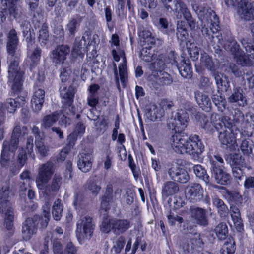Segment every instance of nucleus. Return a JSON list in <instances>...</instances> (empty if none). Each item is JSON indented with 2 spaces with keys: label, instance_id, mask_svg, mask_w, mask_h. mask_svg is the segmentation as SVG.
<instances>
[{
  "label": "nucleus",
  "instance_id": "864d4df0",
  "mask_svg": "<svg viewBox=\"0 0 254 254\" xmlns=\"http://www.w3.org/2000/svg\"><path fill=\"white\" fill-rule=\"evenodd\" d=\"M200 61L202 65L205 66L207 69L209 70L213 69V63L212 59L207 54H201Z\"/></svg>",
  "mask_w": 254,
  "mask_h": 254
},
{
  "label": "nucleus",
  "instance_id": "c756f323",
  "mask_svg": "<svg viewBox=\"0 0 254 254\" xmlns=\"http://www.w3.org/2000/svg\"><path fill=\"white\" fill-rule=\"evenodd\" d=\"M41 50L39 47H36L33 52H28V62L30 69L32 70L38 64L41 57Z\"/></svg>",
  "mask_w": 254,
  "mask_h": 254
},
{
  "label": "nucleus",
  "instance_id": "7ed1b4c3",
  "mask_svg": "<svg viewBox=\"0 0 254 254\" xmlns=\"http://www.w3.org/2000/svg\"><path fill=\"white\" fill-rule=\"evenodd\" d=\"M173 150L178 154L186 153L197 160L204 151V145L200 137L192 134L188 138L180 134L173 135L170 139Z\"/></svg>",
  "mask_w": 254,
  "mask_h": 254
},
{
  "label": "nucleus",
  "instance_id": "f8f14e48",
  "mask_svg": "<svg viewBox=\"0 0 254 254\" xmlns=\"http://www.w3.org/2000/svg\"><path fill=\"white\" fill-rule=\"evenodd\" d=\"M54 171V165L51 161H48L39 166L36 177V186L39 190L44 189L46 185L51 180Z\"/></svg>",
  "mask_w": 254,
  "mask_h": 254
},
{
  "label": "nucleus",
  "instance_id": "58836bf2",
  "mask_svg": "<svg viewBox=\"0 0 254 254\" xmlns=\"http://www.w3.org/2000/svg\"><path fill=\"white\" fill-rule=\"evenodd\" d=\"M80 19L72 18L69 21L66 25V31L68 32L70 35L74 37L80 26Z\"/></svg>",
  "mask_w": 254,
  "mask_h": 254
},
{
  "label": "nucleus",
  "instance_id": "c9c22d12",
  "mask_svg": "<svg viewBox=\"0 0 254 254\" xmlns=\"http://www.w3.org/2000/svg\"><path fill=\"white\" fill-rule=\"evenodd\" d=\"M180 75L183 78H190L191 76L192 68L189 63L182 61L180 65H177Z\"/></svg>",
  "mask_w": 254,
  "mask_h": 254
},
{
  "label": "nucleus",
  "instance_id": "f704fd0d",
  "mask_svg": "<svg viewBox=\"0 0 254 254\" xmlns=\"http://www.w3.org/2000/svg\"><path fill=\"white\" fill-rule=\"evenodd\" d=\"M212 203L216 207L217 212L221 217H225L228 215V209L222 200L215 196L213 198Z\"/></svg>",
  "mask_w": 254,
  "mask_h": 254
},
{
  "label": "nucleus",
  "instance_id": "6e6552de",
  "mask_svg": "<svg viewBox=\"0 0 254 254\" xmlns=\"http://www.w3.org/2000/svg\"><path fill=\"white\" fill-rule=\"evenodd\" d=\"M94 225L92 218L88 215L80 217L76 224V237L80 243L85 240H89L92 236Z\"/></svg>",
  "mask_w": 254,
  "mask_h": 254
},
{
  "label": "nucleus",
  "instance_id": "423d86ee",
  "mask_svg": "<svg viewBox=\"0 0 254 254\" xmlns=\"http://www.w3.org/2000/svg\"><path fill=\"white\" fill-rule=\"evenodd\" d=\"M212 177L217 183L226 185L229 183L230 175L224 170V160L219 155L209 156Z\"/></svg>",
  "mask_w": 254,
  "mask_h": 254
},
{
  "label": "nucleus",
  "instance_id": "4d7b16f0",
  "mask_svg": "<svg viewBox=\"0 0 254 254\" xmlns=\"http://www.w3.org/2000/svg\"><path fill=\"white\" fill-rule=\"evenodd\" d=\"M21 27L23 29V35L24 37H26V40L27 43H32L33 41L32 40V36L30 31V24L27 21H25L23 24L21 25Z\"/></svg>",
  "mask_w": 254,
  "mask_h": 254
},
{
  "label": "nucleus",
  "instance_id": "20e7f679",
  "mask_svg": "<svg viewBox=\"0 0 254 254\" xmlns=\"http://www.w3.org/2000/svg\"><path fill=\"white\" fill-rule=\"evenodd\" d=\"M10 191L6 187L0 190V213L2 228L12 230L14 218V210L12 203L9 200Z\"/></svg>",
  "mask_w": 254,
  "mask_h": 254
},
{
  "label": "nucleus",
  "instance_id": "72a5a7b5",
  "mask_svg": "<svg viewBox=\"0 0 254 254\" xmlns=\"http://www.w3.org/2000/svg\"><path fill=\"white\" fill-rule=\"evenodd\" d=\"M85 127L83 124L81 123L77 124L74 131L68 136L67 138L70 146H73L74 145L76 138L78 136L83 135L85 132Z\"/></svg>",
  "mask_w": 254,
  "mask_h": 254
},
{
  "label": "nucleus",
  "instance_id": "680f3d73",
  "mask_svg": "<svg viewBox=\"0 0 254 254\" xmlns=\"http://www.w3.org/2000/svg\"><path fill=\"white\" fill-rule=\"evenodd\" d=\"M81 48L82 43L81 41L78 40L76 38L74 43L72 54L75 57L80 55L81 54Z\"/></svg>",
  "mask_w": 254,
  "mask_h": 254
},
{
  "label": "nucleus",
  "instance_id": "1a4fd4ad",
  "mask_svg": "<svg viewBox=\"0 0 254 254\" xmlns=\"http://www.w3.org/2000/svg\"><path fill=\"white\" fill-rule=\"evenodd\" d=\"M140 41L143 48L140 51V58L147 62H151L155 58L151 47L155 43L154 37L148 30H143L139 33Z\"/></svg>",
  "mask_w": 254,
  "mask_h": 254
},
{
  "label": "nucleus",
  "instance_id": "7c9ffc66",
  "mask_svg": "<svg viewBox=\"0 0 254 254\" xmlns=\"http://www.w3.org/2000/svg\"><path fill=\"white\" fill-rule=\"evenodd\" d=\"M113 231L116 234L123 233L130 226V222L127 219H114Z\"/></svg>",
  "mask_w": 254,
  "mask_h": 254
},
{
  "label": "nucleus",
  "instance_id": "13d9d810",
  "mask_svg": "<svg viewBox=\"0 0 254 254\" xmlns=\"http://www.w3.org/2000/svg\"><path fill=\"white\" fill-rule=\"evenodd\" d=\"M212 100L215 105L217 106L218 110L223 111L225 108L226 102L224 98L221 96L214 95H213Z\"/></svg>",
  "mask_w": 254,
  "mask_h": 254
},
{
  "label": "nucleus",
  "instance_id": "f03ea898",
  "mask_svg": "<svg viewBox=\"0 0 254 254\" xmlns=\"http://www.w3.org/2000/svg\"><path fill=\"white\" fill-rule=\"evenodd\" d=\"M19 38L14 29H11L7 34V51L8 54V83L14 91H19L22 87L24 71L19 66L18 57L20 50L18 49Z\"/></svg>",
  "mask_w": 254,
  "mask_h": 254
},
{
  "label": "nucleus",
  "instance_id": "aec40b11",
  "mask_svg": "<svg viewBox=\"0 0 254 254\" xmlns=\"http://www.w3.org/2000/svg\"><path fill=\"white\" fill-rule=\"evenodd\" d=\"M33 138L29 137L26 141V147H22L19 150L17 158V164L19 169L21 168L25 164L27 160V154H30L33 152Z\"/></svg>",
  "mask_w": 254,
  "mask_h": 254
},
{
  "label": "nucleus",
  "instance_id": "37998d69",
  "mask_svg": "<svg viewBox=\"0 0 254 254\" xmlns=\"http://www.w3.org/2000/svg\"><path fill=\"white\" fill-rule=\"evenodd\" d=\"M125 244V239L121 236L113 242V247L111 250V254H118L120 253Z\"/></svg>",
  "mask_w": 254,
  "mask_h": 254
},
{
  "label": "nucleus",
  "instance_id": "2eb2a0df",
  "mask_svg": "<svg viewBox=\"0 0 254 254\" xmlns=\"http://www.w3.org/2000/svg\"><path fill=\"white\" fill-rule=\"evenodd\" d=\"M204 190L198 183H191L188 185L186 190V197L190 202L195 203L203 199Z\"/></svg>",
  "mask_w": 254,
  "mask_h": 254
},
{
  "label": "nucleus",
  "instance_id": "b1692460",
  "mask_svg": "<svg viewBox=\"0 0 254 254\" xmlns=\"http://www.w3.org/2000/svg\"><path fill=\"white\" fill-rule=\"evenodd\" d=\"M45 91L40 88L36 89L31 99V107L33 110L38 112L42 109L45 100Z\"/></svg>",
  "mask_w": 254,
  "mask_h": 254
},
{
  "label": "nucleus",
  "instance_id": "69168bd1",
  "mask_svg": "<svg viewBox=\"0 0 254 254\" xmlns=\"http://www.w3.org/2000/svg\"><path fill=\"white\" fill-rule=\"evenodd\" d=\"M104 197L108 199V201L113 200V185L111 184L107 185L106 188V191Z\"/></svg>",
  "mask_w": 254,
  "mask_h": 254
},
{
  "label": "nucleus",
  "instance_id": "393cba45",
  "mask_svg": "<svg viewBox=\"0 0 254 254\" xmlns=\"http://www.w3.org/2000/svg\"><path fill=\"white\" fill-rule=\"evenodd\" d=\"M35 225L31 219L28 218L23 223L22 229V236L24 240H30L32 236L36 233Z\"/></svg>",
  "mask_w": 254,
  "mask_h": 254
},
{
  "label": "nucleus",
  "instance_id": "e433bc0d",
  "mask_svg": "<svg viewBox=\"0 0 254 254\" xmlns=\"http://www.w3.org/2000/svg\"><path fill=\"white\" fill-rule=\"evenodd\" d=\"M202 244V241L198 236L197 237L190 239L187 243L184 244L183 249L189 253L196 247H201Z\"/></svg>",
  "mask_w": 254,
  "mask_h": 254
},
{
  "label": "nucleus",
  "instance_id": "c03bdc74",
  "mask_svg": "<svg viewBox=\"0 0 254 254\" xmlns=\"http://www.w3.org/2000/svg\"><path fill=\"white\" fill-rule=\"evenodd\" d=\"M235 251V242L233 239L226 241L221 251V254H233Z\"/></svg>",
  "mask_w": 254,
  "mask_h": 254
},
{
  "label": "nucleus",
  "instance_id": "4c0bfd02",
  "mask_svg": "<svg viewBox=\"0 0 254 254\" xmlns=\"http://www.w3.org/2000/svg\"><path fill=\"white\" fill-rule=\"evenodd\" d=\"M193 171L196 177L202 179L206 184L209 183L210 177L205 168L201 165L194 166Z\"/></svg>",
  "mask_w": 254,
  "mask_h": 254
},
{
  "label": "nucleus",
  "instance_id": "f257e3e1",
  "mask_svg": "<svg viewBox=\"0 0 254 254\" xmlns=\"http://www.w3.org/2000/svg\"><path fill=\"white\" fill-rule=\"evenodd\" d=\"M193 9L195 11L201 21V31L204 35L208 37L210 44L214 48L218 49L223 45L224 48L230 51L234 56L237 63L242 66H251L253 64L251 58L254 59V44L242 42L245 48L248 57L239 48V45L233 38H230L223 44L222 35L219 34V25L218 16L210 8H206L202 6L193 5Z\"/></svg>",
  "mask_w": 254,
  "mask_h": 254
},
{
  "label": "nucleus",
  "instance_id": "a211bd4d",
  "mask_svg": "<svg viewBox=\"0 0 254 254\" xmlns=\"http://www.w3.org/2000/svg\"><path fill=\"white\" fill-rule=\"evenodd\" d=\"M170 177L175 181L181 183L187 182L190 177L185 169L177 164L174 165L168 170Z\"/></svg>",
  "mask_w": 254,
  "mask_h": 254
},
{
  "label": "nucleus",
  "instance_id": "79ce46f5",
  "mask_svg": "<svg viewBox=\"0 0 254 254\" xmlns=\"http://www.w3.org/2000/svg\"><path fill=\"white\" fill-rule=\"evenodd\" d=\"M215 232L219 239H225L228 234V228L227 225L223 223L219 224L215 229Z\"/></svg>",
  "mask_w": 254,
  "mask_h": 254
},
{
  "label": "nucleus",
  "instance_id": "052dcab7",
  "mask_svg": "<svg viewBox=\"0 0 254 254\" xmlns=\"http://www.w3.org/2000/svg\"><path fill=\"white\" fill-rule=\"evenodd\" d=\"M225 196L226 198L228 199V200L233 202L239 201L240 198L241 199H243L242 196H241L239 193L236 191L227 190Z\"/></svg>",
  "mask_w": 254,
  "mask_h": 254
},
{
  "label": "nucleus",
  "instance_id": "3c124183",
  "mask_svg": "<svg viewBox=\"0 0 254 254\" xmlns=\"http://www.w3.org/2000/svg\"><path fill=\"white\" fill-rule=\"evenodd\" d=\"M186 45L189 54L192 60L194 61L197 59L199 56L198 48L194 43H190L189 45L186 43Z\"/></svg>",
  "mask_w": 254,
  "mask_h": 254
},
{
  "label": "nucleus",
  "instance_id": "f3484780",
  "mask_svg": "<svg viewBox=\"0 0 254 254\" xmlns=\"http://www.w3.org/2000/svg\"><path fill=\"white\" fill-rule=\"evenodd\" d=\"M112 54L114 60L119 62L120 58L122 59V62L119 65V71L121 81L124 83L127 77V61L124 52L121 49L118 51L113 49Z\"/></svg>",
  "mask_w": 254,
  "mask_h": 254
},
{
  "label": "nucleus",
  "instance_id": "5fc2aeb1",
  "mask_svg": "<svg viewBox=\"0 0 254 254\" xmlns=\"http://www.w3.org/2000/svg\"><path fill=\"white\" fill-rule=\"evenodd\" d=\"M106 149L107 150L106 153V157L103 158V162L104 168L106 169H109L111 166L112 161L113 159V156L112 155V152L110 150L109 144H107L106 145Z\"/></svg>",
  "mask_w": 254,
  "mask_h": 254
},
{
  "label": "nucleus",
  "instance_id": "774afa93",
  "mask_svg": "<svg viewBox=\"0 0 254 254\" xmlns=\"http://www.w3.org/2000/svg\"><path fill=\"white\" fill-rule=\"evenodd\" d=\"M250 88L254 87V75L251 72H247L244 77Z\"/></svg>",
  "mask_w": 254,
  "mask_h": 254
},
{
  "label": "nucleus",
  "instance_id": "9d476101",
  "mask_svg": "<svg viewBox=\"0 0 254 254\" xmlns=\"http://www.w3.org/2000/svg\"><path fill=\"white\" fill-rule=\"evenodd\" d=\"M24 74H23V76ZM24 81V77H23V81ZM22 86H23V83H22ZM10 87H11L10 86ZM12 88V87H11ZM13 92L16 94L21 93V95L18 96L15 99L9 98L7 99L6 101L4 103H1L0 106V116L1 117L5 116L7 113L14 112L17 107L24 105L25 103V98L27 96L26 93L22 92V87L19 91H14L11 88Z\"/></svg>",
  "mask_w": 254,
  "mask_h": 254
},
{
  "label": "nucleus",
  "instance_id": "bb28decb",
  "mask_svg": "<svg viewBox=\"0 0 254 254\" xmlns=\"http://www.w3.org/2000/svg\"><path fill=\"white\" fill-rule=\"evenodd\" d=\"M145 115L150 121H155L160 120L163 115V110L159 109L154 104L149 105L146 109Z\"/></svg>",
  "mask_w": 254,
  "mask_h": 254
},
{
  "label": "nucleus",
  "instance_id": "a18cd8bd",
  "mask_svg": "<svg viewBox=\"0 0 254 254\" xmlns=\"http://www.w3.org/2000/svg\"><path fill=\"white\" fill-rule=\"evenodd\" d=\"M87 185L88 190L94 195H97L101 189L100 186L98 184L97 179L95 178L89 179L87 182Z\"/></svg>",
  "mask_w": 254,
  "mask_h": 254
},
{
  "label": "nucleus",
  "instance_id": "dca6fc26",
  "mask_svg": "<svg viewBox=\"0 0 254 254\" xmlns=\"http://www.w3.org/2000/svg\"><path fill=\"white\" fill-rule=\"evenodd\" d=\"M237 11L242 19L246 20L254 19V1L247 2L241 1L238 4Z\"/></svg>",
  "mask_w": 254,
  "mask_h": 254
},
{
  "label": "nucleus",
  "instance_id": "473e14b6",
  "mask_svg": "<svg viewBox=\"0 0 254 254\" xmlns=\"http://www.w3.org/2000/svg\"><path fill=\"white\" fill-rule=\"evenodd\" d=\"M60 114L57 112L45 116L42 120L41 127L45 129H48L51 127L58 120Z\"/></svg>",
  "mask_w": 254,
  "mask_h": 254
},
{
  "label": "nucleus",
  "instance_id": "e2e57ef3",
  "mask_svg": "<svg viewBox=\"0 0 254 254\" xmlns=\"http://www.w3.org/2000/svg\"><path fill=\"white\" fill-rule=\"evenodd\" d=\"M188 33L187 29L178 30L177 32V37L178 40L180 41L181 44L183 43H188L187 41Z\"/></svg>",
  "mask_w": 254,
  "mask_h": 254
},
{
  "label": "nucleus",
  "instance_id": "c85d7f7f",
  "mask_svg": "<svg viewBox=\"0 0 254 254\" xmlns=\"http://www.w3.org/2000/svg\"><path fill=\"white\" fill-rule=\"evenodd\" d=\"M179 188L178 184L173 181H167L163 184L162 187V193L164 197L174 195L179 191Z\"/></svg>",
  "mask_w": 254,
  "mask_h": 254
},
{
  "label": "nucleus",
  "instance_id": "4468645a",
  "mask_svg": "<svg viewBox=\"0 0 254 254\" xmlns=\"http://www.w3.org/2000/svg\"><path fill=\"white\" fill-rule=\"evenodd\" d=\"M166 8L171 9L178 19H181L182 16H188L190 12L186 5L179 0H161Z\"/></svg>",
  "mask_w": 254,
  "mask_h": 254
},
{
  "label": "nucleus",
  "instance_id": "39448f33",
  "mask_svg": "<svg viewBox=\"0 0 254 254\" xmlns=\"http://www.w3.org/2000/svg\"><path fill=\"white\" fill-rule=\"evenodd\" d=\"M27 128L26 127L20 125H16L14 128L11 139L9 142L4 141L3 144V149L1 155V165L3 167H6L8 165L9 160V152H13L17 149L19 138L27 133Z\"/></svg>",
  "mask_w": 254,
  "mask_h": 254
},
{
  "label": "nucleus",
  "instance_id": "ddd939ff",
  "mask_svg": "<svg viewBox=\"0 0 254 254\" xmlns=\"http://www.w3.org/2000/svg\"><path fill=\"white\" fill-rule=\"evenodd\" d=\"M219 134V140L222 145L230 146L236 142V136L234 131H237L235 126L229 119L228 121L223 123V129H221Z\"/></svg>",
  "mask_w": 254,
  "mask_h": 254
},
{
  "label": "nucleus",
  "instance_id": "603ef678",
  "mask_svg": "<svg viewBox=\"0 0 254 254\" xmlns=\"http://www.w3.org/2000/svg\"><path fill=\"white\" fill-rule=\"evenodd\" d=\"M253 142L250 139L244 140L241 145V149L244 154H249L252 152Z\"/></svg>",
  "mask_w": 254,
  "mask_h": 254
},
{
  "label": "nucleus",
  "instance_id": "de8ad7c7",
  "mask_svg": "<svg viewBox=\"0 0 254 254\" xmlns=\"http://www.w3.org/2000/svg\"><path fill=\"white\" fill-rule=\"evenodd\" d=\"M113 222L114 219L104 217L100 226L101 230L105 233H109L112 230L113 231Z\"/></svg>",
  "mask_w": 254,
  "mask_h": 254
},
{
  "label": "nucleus",
  "instance_id": "4be33fe9",
  "mask_svg": "<svg viewBox=\"0 0 254 254\" xmlns=\"http://www.w3.org/2000/svg\"><path fill=\"white\" fill-rule=\"evenodd\" d=\"M92 151L81 153L78 155L77 165L80 170L83 172H87L91 169L93 159Z\"/></svg>",
  "mask_w": 254,
  "mask_h": 254
},
{
  "label": "nucleus",
  "instance_id": "a878e982",
  "mask_svg": "<svg viewBox=\"0 0 254 254\" xmlns=\"http://www.w3.org/2000/svg\"><path fill=\"white\" fill-rule=\"evenodd\" d=\"M191 216L195 221L201 225H206L207 224V219L206 216V212L203 209L191 207L190 208Z\"/></svg>",
  "mask_w": 254,
  "mask_h": 254
},
{
  "label": "nucleus",
  "instance_id": "2f4dec72",
  "mask_svg": "<svg viewBox=\"0 0 254 254\" xmlns=\"http://www.w3.org/2000/svg\"><path fill=\"white\" fill-rule=\"evenodd\" d=\"M62 177L59 174H55L52 180L51 184L49 187H45L44 192L48 196L51 195V192H56L60 188L61 185Z\"/></svg>",
  "mask_w": 254,
  "mask_h": 254
},
{
  "label": "nucleus",
  "instance_id": "bf43d9fd",
  "mask_svg": "<svg viewBox=\"0 0 254 254\" xmlns=\"http://www.w3.org/2000/svg\"><path fill=\"white\" fill-rule=\"evenodd\" d=\"M43 140H37V141H35V145L40 154L42 156H45L49 151V148L44 144Z\"/></svg>",
  "mask_w": 254,
  "mask_h": 254
},
{
  "label": "nucleus",
  "instance_id": "6e6d98bb",
  "mask_svg": "<svg viewBox=\"0 0 254 254\" xmlns=\"http://www.w3.org/2000/svg\"><path fill=\"white\" fill-rule=\"evenodd\" d=\"M215 80L217 87L219 89H222L223 86L226 87L228 84V81L223 74L217 73L215 74Z\"/></svg>",
  "mask_w": 254,
  "mask_h": 254
},
{
  "label": "nucleus",
  "instance_id": "6ab92c4d",
  "mask_svg": "<svg viewBox=\"0 0 254 254\" xmlns=\"http://www.w3.org/2000/svg\"><path fill=\"white\" fill-rule=\"evenodd\" d=\"M69 47L66 45H61L52 51L50 55V58L54 63L60 64L63 63L69 53Z\"/></svg>",
  "mask_w": 254,
  "mask_h": 254
},
{
  "label": "nucleus",
  "instance_id": "49530a36",
  "mask_svg": "<svg viewBox=\"0 0 254 254\" xmlns=\"http://www.w3.org/2000/svg\"><path fill=\"white\" fill-rule=\"evenodd\" d=\"M39 41L41 46H45L49 40V33L47 26L44 24L39 30Z\"/></svg>",
  "mask_w": 254,
  "mask_h": 254
},
{
  "label": "nucleus",
  "instance_id": "09e8293b",
  "mask_svg": "<svg viewBox=\"0 0 254 254\" xmlns=\"http://www.w3.org/2000/svg\"><path fill=\"white\" fill-rule=\"evenodd\" d=\"M243 165H240L239 163L237 162L234 160L233 161L232 169L233 175L234 177L239 180L241 179L242 177L243 176Z\"/></svg>",
  "mask_w": 254,
  "mask_h": 254
},
{
  "label": "nucleus",
  "instance_id": "8fccbe9b",
  "mask_svg": "<svg viewBox=\"0 0 254 254\" xmlns=\"http://www.w3.org/2000/svg\"><path fill=\"white\" fill-rule=\"evenodd\" d=\"M20 179L23 181L21 183L20 188L22 191L25 190L30 182V171L28 170H24L20 175Z\"/></svg>",
  "mask_w": 254,
  "mask_h": 254
},
{
  "label": "nucleus",
  "instance_id": "5701e85b",
  "mask_svg": "<svg viewBox=\"0 0 254 254\" xmlns=\"http://www.w3.org/2000/svg\"><path fill=\"white\" fill-rule=\"evenodd\" d=\"M60 91L62 102L65 104V106L70 107L73 101L75 93L74 88L71 86L67 88L64 84L60 86Z\"/></svg>",
  "mask_w": 254,
  "mask_h": 254
},
{
  "label": "nucleus",
  "instance_id": "9b49d317",
  "mask_svg": "<svg viewBox=\"0 0 254 254\" xmlns=\"http://www.w3.org/2000/svg\"><path fill=\"white\" fill-rule=\"evenodd\" d=\"M201 116V126L208 132H212L214 128L217 131L223 129V123L224 122L229 120V118L227 116H221L216 113H212L209 117L204 115Z\"/></svg>",
  "mask_w": 254,
  "mask_h": 254
},
{
  "label": "nucleus",
  "instance_id": "0eeeda50",
  "mask_svg": "<svg viewBox=\"0 0 254 254\" xmlns=\"http://www.w3.org/2000/svg\"><path fill=\"white\" fill-rule=\"evenodd\" d=\"M195 108L192 103L189 102L182 103L177 113V115L170 124H172V129L176 131H182L187 125L189 119V113H193Z\"/></svg>",
  "mask_w": 254,
  "mask_h": 254
},
{
  "label": "nucleus",
  "instance_id": "ea45409f",
  "mask_svg": "<svg viewBox=\"0 0 254 254\" xmlns=\"http://www.w3.org/2000/svg\"><path fill=\"white\" fill-rule=\"evenodd\" d=\"M62 211L63 206L61 200L58 199L55 200L52 207V213L53 218L56 221L60 220Z\"/></svg>",
  "mask_w": 254,
  "mask_h": 254
},
{
  "label": "nucleus",
  "instance_id": "cd10ccee",
  "mask_svg": "<svg viewBox=\"0 0 254 254\" xmlns=\"http://www.w3.org/2000/svg\"><path fill=\"white\" fill-rule=\"evenodd\" d=\"M195 98L199 106L204 110L209 111L211 108V102L210 98L200 91L195 92Z\"/></svg>",
  "mask_w": 254,
  "mask_h": 254
},
{
  "label": "nucleus",
  "instance_id": "0e129e2a",
  "mask_svg": "<svg viewBox=\"0 0 254 254\" xmlns=\"http://www.w3.org/2000/svg\"><path fill=\"white\" fill-rule=\"evenodd\" d=\"M173 106V103L171 101L167 100L166 99H162L158 106L159 109H162L163 110V115L165 114V111L167 109L170 108Z\"/></svg>",
  "mask_w": 254,
  "mask_h": 254
},
{
  "label": "nucleus",
  "instance_id": "412c9836",
  "mask_svg": "<svg viewBox=\"0 0 254 254\" xmlns=\"http://www.w3.org/2000/svg\"><path fill=\"white\" fill-rule=\"evenodd\" d=\"M228 101L238 107H244L247 105L246 96L239 87L233 88L231 95L228 98Z\"/></svg>",
  "mask_w": 254,
  "mask_h": 254
},
{
  "label": "nucleus",
  "instance_id": "338daca9",
  "mask_svg": "<svg viewBox=\"0 0 254 254\" xmlns=\"http://www.w3.org/2000/svg\"><path fill=\"white\" fill-rule=\"evenodd\" d=\"M168 219L169 223L172 225L175 224L176 222L179 223H181L183 222V219L181 217L172 213H170V214L168 215Z\"/></svg>",
  "mask_w": 254,
  "mask_h": 254
},
{
  "label": "nucleus",
  "instance_id": "a19ab883",
  "mask_svg": "<svg viewBox=\"0 0 254 254\" xmlns=\"http://www.w3.org/2000/svg\"><path fill=\"white\" fill-rule=\"evenodd\" d=\"M50 205V203L47 201L46 202L45 204L43 206V214L41 224L43 228L47 227L50 219V215L49 210Z\"/></svg>",
  "mask_w": 254,
  "mask_h": 254
}]
</instances>
